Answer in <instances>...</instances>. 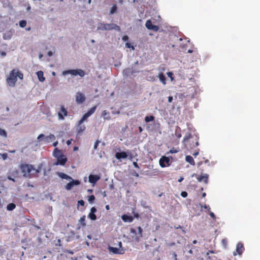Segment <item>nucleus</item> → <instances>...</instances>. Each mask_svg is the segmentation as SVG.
I'll use <instances>...</instances> for the list:
<instances>
[{
    "instance_id": "f257e3e1",
    "label": "nucleus",
    "mask_w": 260,
    "mask_h": 260,
    "mask_svg": "<svg viewBox=\"0 0 260 260\" xmlns=\"http://www.w3.org/2000/svg\"><path fill=\"white\" fill-rule=\"evenodd\" d=\"M18 77L20 79L22 80L23 74L18 70L15 69L12 70L10 72L9 76L6 79L8 85L10 87H15Z\"/></svg>"
},
{
    "instance_id": "f03ea898",
    "label": "nucleus",
    "mask_w": 260,
    "mask_h": 260,
    "mask_svg": "<svg viewBox=\"0 0 260 260\" xmlns=\"http://www.w3.org/2000/svg\"><path fill=\"white\" fill-rule=\"evenodd\" d=\"M20 169L23 176L26 177H30L34 175L37 174L39 172L33 166L28 164H22Z\"/></svg>"
},
{
    "instance_id": "7ed1b4c3",
    "label": "nucleus",
    "mask_w": 260,
    "mask_h": 260,
    "mask_svg": "<svg viewBox=\"0 0 260 260\" xmlns=\"http://www.w3.org/2000/svg\"><path fill=\"white\" fill-rule=\"evenodd\" d=\"M97 29L101 30H110L115 29L116 30L120 31V28L118 25L114 23L108 24L101 23L99 24Z\"/></svg>"
},
{
    "instance_id": "20e7f679",
    "label": "nucleus",
    "mask_w": 260,
    "mask_h": 260,
    "mask_svg": "<svg viewBox=\"0 0 260 260\" xmlns=\"http://www.w3.org/2000/svg\"><path fill=\"white\" fill-rule=\"evenodd\" d=\"M138 232L137 233L136 230L134 228H131L130 230V233L132 234L131 235L132 239L137 242H138L140 239L142 237L143 233V230L141 227L138 226Z\"/></svg>"
},
{
    "instance_id": "39448f33",
    "label": "nucleus",
    "mask_w": 260,
    "mask_h": 260,
    "mask_svg": "<svg viewBox=\"0 0 260 260\" xmlns=\"http://www.w3.org/2000/svg\"><path fill=\"white\" fill-rule=\"evenodd\" d=\"M69 74L74 76L79 75L82 77L84 76L85 74V72L81 69L69 70L63 71L62 73L63 75H66Z\"/></svg>"
},
{
    "instance_id": "423d86ee",
    "label": "nucleus",
    "mask_w": 260,
    "mask_h": 260,
    "mask_svg": "<svg viewBox=\"0 0 260 260\" xmlns=\"http://www.w3.org/2000/svg\"><path fill=\"white\" fill-rule=\"evenodd\" d=\"M119 247H109V250L110 252H112L113 254H123L125 253V249L122 247V242L119 241L118 242Z\"/></svg>"
},
{
    "instance_id": "0eeeda50",
    "label": "nucleus",
    "mask_w": 260,
    "mask_h": 260,
    "mask_svg": "<svg viewBox=\"0 0 260 260\" xmlns=\"http://www.w3.org/2000/svg\"><path fill=\"white\" fill-rule=\"evenodd\" d=\"M44 138L43 140L46 143H49L50 142L54 141L55 140V137L53 134H50V135L45 137L44 134H40L38 136L37 139L39 141H41V138Z\"/></svg>"
},
{
    "instance_id": "6e6552de",
    "label": "nucleus",
    "mask_w": 260,
    "mask_h": 260,
    "mask_svg": "<svg viewBox=\"0 0 260 260\" xmlns=\"http://www.w3.org/2000/svg\"><path fill=\"white\" fill-rule=\"evenodd\" d=\"M96 106H94V107L90 108L87 112L84 114L81 119L79 121L80 123H83V122L85 121L88 117L91 115L96 110Z\"/></svg>"
},
{
    "instance_id": "1a4fd4ad",
    "label": "nucleus",
    "mask_w": 260,
    "mask_h": 260,
    "mask_svg": "<svg viewBox=\"0 0 260 260\" xmlns=\"http://www.w3.org/2000/svg\"><path fill=\"white\" fill-rule=\"evenodd\" d=\"M96 106H94V107L90 108L87 112L84 114L81 119L79 121L80 123H83V122L85 121L88 117L91 115L96 110Z\"/></svg>"
},
{
    "instance_id": "9d476101",
    "label": "nucleus",
    "mask_w": 260,
    "mask_h": 260,
    "mask_svg": "<svg viewBox=\"0 0 260 260\" xmlns=\"http://www.w3.org/2000/svg\"><path fill=\"white\" fill-rule=\"evenodd\" d=\"M96 106H94V107L90 108L87 112L84 114L81 119L79 121L80 123H83V122L85 121L88 117L91 115L96 110Z\"/></svg>"
},
{
    "instance_id": "9b49d317",
    "label": "nucleus",
    "mask_w": 260,
    "mask_h": 260,
    "mask_svg": "<svg viewBox=\"0 0 260 260\" xmlns=\"http://www.w3.org/2000/svg\"><path fill=\"white\" fill-rule=\"evenodd\" d=\"M96 106H94V107L90 108L87 112L84 114L81 119L79 121L80 123H83V122L85 121L88 117L91 115L96 110Z\"/></svg>"
},
{
    "instance_id": "f8f14e48",
    "label": "nucleus",
    "mask_w": 260,
    "mask_h": 260,
    "mask_svg": "<svg viewBox=\"0 0 260 260\" xmlns=\"http://www.w3.org/2000/svg\"><path fill=\"white\" fill-rule=\"evenodd\" d=\"M96 106H94V107L90 108L87 112L84 114L81 119L79 121L80 123H83V122L85 121L88 117L91 115L96 110Z\"/></svg>"
},
{
    "instance_id": "ddd939ff",
    "label": "nucleus",
    "mask_w": 260,
    "mask_h": 260,
    "mask_svg": "<svg viewBox=\"0 0 260 260\" xmlns=\"http://www.w3.org/2000/svg\"><path fill=\"white\" fill-rule=\"evenodd\" d=\"M96 106H94V107L90 108L87 112L84 114L81 119L79 121L80 123H83V122L85 121L88 117L91 115L96 110Z\"/></svg>"
},
{
    "instance_id": "4468645a",
    "label": "nucleus",
    "mask_w": 260,
    "mask_h": 260,
    "mask_svg": "<svg viewBox=\"0 0 260 260\" xmlns=\"http://www.w3.org/2000/svg\"><path fill=\"white\" fill-rule=\"evenodd\" d=\"M96 106H94V107L90 108L87 112L84 114L81 119L79 121L80 123H83V122L85 121L88 117L91 115L96 110Z\"/></svg>"
},
{
    "instance_id": "2eb2a0df",
    "label": "nucleus",
    "mask_w": 260,
    "mask_h": 260,
    "mask_svg": "<svg viewBox=\"0 0 260 260\" xmlns=\"http://www.w3.org/2000/svg\"><path fill=\"white\" fill-rule=\"evenodd\" d=\"M96 106H94V107L90 108L87 112L84 114L81 119L79 121L80 123H83V122L85 121L88 117L91 115L96 110Z\"/></svg>"
},
{
    "instance_id": "dca6fc26",
    "label": "nucleus",
    "mask_w": 260,
    "mask_h": 260,
    "mask_svg": "<svg viewBox=\"0 0 260 260\" xmlns=\"http://www.w3.org/2000/svg\"><path fill=\"white\" fill-rule=\"evenodd\" d=\"M68 114V111L63 105L60 106V111L58 113V118L60 120H63L64 117Z\"/></svg>"
},
{
    "instance_id": "f3484780",
    "label": "nucleus",
    "mask_w": 260,
    "mask_h": 260,
    "mask_svg": "<svg viewBox=\"0 0 260 260\" xmlns=\"http://www.w3.org/2000/svg\"><path fill=\"white\" fill-rule=\"evenodd\" d=\"M170 160L168 157L163 156L159 159V165L162 168H165L167 166H169L170 165Z\"/></svg>"
},
{
    "instance_id": "a211bd4d",
    "label": "nucleus",
    "mask_w": 260,
    "mask_h": 260,
    "mask_svg": "<svg viewBox=\"0 0 260 260\" xmlns=\"http://www.w3.org/2000/svg\"><path fill=\"white\" fill-rule=\"evenodd\" d=\"M145 26L148 29L152 30L154 31H157L159 29V27L157 25L152 24L150 20H147Z\"/></svg>"
},
{
    "instance_id": "6ab92c4d",
    "label": "nucleus",
    "mask_w": 260,
    "mask_h": 260,
    "mask_svg": "<svg viewBox=\"0 0 260 260\" xmlns=\"http://www.w3.org/2000/svg\"><path fill=\"white\" fill-rule=\"evenodd\" d=\"M244 250L243 244L242 243H238L237 244L236 251L233 252V255H236L237 254L241 255Z\"/></svg>"
},
{
    "instance_id": "aec40b11",
    "label": "nucleus",
    "mask_w": 260,
    "mask_h": 260,
    "mask_svg": "<svg viewBox=\"0 0 260 260\" xmlns=\"http://www.w3.org/2000/svg\"><path fill=\"white\" fill-rule=\"evenodd\" d=\"M84 95L80 92H77L76 95V101L79 104H82L85 101Z\"/></svg>"
},
{
    "instance_id": "412c9836",
    "label": "nucleus",
    "mask_w": 260,
    "mask_h": 260,
    "mask_svg": "<svg viewBox=\"0 0 260 260\" xmlns=\"http://www.w3.org/2000/svg\"><path fill=\"white\" fill-rule=\"evenodd\" d=\"M80 182L78 180H74L73 179L72 181L68 183L66 185V188L67 190H71L74 185H79Z\"/></svg>"
},
{
    "instance_id": "4be33fe9",
    "label": "nucleus",
    "mask_w": 260,
    "mask_h": 260,
    "mask_svg": "<svg viewBox=\"0 0 260 260\" xmlns=\"http://www.w3.org/2000/svg\"><path fill=\"white\" fill-rule=\"evenodd\" d=\"M57 160L55 164L56 165H61L63 166L67 161V158L64 155H62L58 158H57Z\"/></svg>"
},
{
    "instance_id": "5701e85b",
    "label": "nucleus",
    "mask_w": 260,
    "mask_h": 260,
    "mask_svg": "<svg viewBox=\"0 0 260 260\" xmlns=\"http://www.w3.org/2000/svg\"><path fill=\"white\" fill-rule=\"evenodd\" d=\"M195 176H197V179L198 180V181H199V182L203 181L206 184L208 183V178H209V175L208 174H205V175H202V176L196 175Z\"/></svg>"
},
{
    "instance_id": "b1692460",
    "label": "nucleus",
    "mask_w": 260,
    "mask_h": 260,
    "mask_svg": "<svg viewBox=\"0 0 260 260\" xmlns=\"http://www.w3.org/2000/svg\"><path fill=\"white\" fill-rule=\"evenodd\" d=\"M96 212V209L95 207H92L90 209V212L88 215V217L92 220H95L96 219V216L95 213Z\"/></svg>"
},
{
    "instance_id": "393cba45",
    "label": "nucleus",
    "mask_w": 260,
    "mask_h": 260,
    "mask_svg": "<svg viewBox=\"0 0 260 260\" xmlns=\"http://www.w3.org/2000/svg\"><path fill=\"white\" fill-rule=\"evenodd\" d=\"M100 179V177L96 175H90L89 176V181L91 183H95Z\"/></svg>"
},
{
    "instance_id": "a878e982",
    "label": "nucleus",
    "mask_w": 260,
    "mask_h": 260,
    "mask_svg": "<svg viewBox=\"0 0 260 260\" xmlns=\"http://www.w3.org/2000/svg\"><path fill=\"white\" fill-rule=\"evenodd\" d=\"M86 129V126L82 124V123H80V121L78 122V124L77 127V133L78 134H79L83 132H84Z\"/></svg>"
},
{
    "instance_id": "bb28decb",
    "label": "nucleus",
    "mask_w": 260,
    "mask_h": 260,
    "mask_svg": "<svg viewBox=\"0 0 260 260\" xmlns=\"http://www.w3.org/2000/svg\"><path fill=\"white\" fill-rule=\"evenodd\" d=\"M121 218L124 222H131L134 220V217L132 216L124 214L121 216Z\"/></svg>"
},
{
    "instance_id": "cd10ccee",
    "label": "nucleus",
    "mask_w": 260,
    "mask_h": 260,
    "mask_svg": "<svg viewBox=\"0 0 260 260\" xmlns=\"http://www.w3.org/2000/svg\"><path fill=\"white\" fill-rule=\"evenodd\" d=\"M115 157L117 159H120L126 158L127 157V155L125 152H117L115 154Z\"/></svg>"
},
{
    "instance_id": "c85d7f7f",
    "label": "nucleus",
    "mask_w": 260,
    "mask_h": 260,
    "mask_svg": "<svg viewBox=\"0 0 260 260\" xmlns=\"http://www.w3.org/2000/svg\"><path fill=\"white\" fill-rule=\"evenodd\" d=\"M102 116L104 118L105 120H109L111 119L110 113L107 110L103 111L102 113Z\"/></svg>"
},
{
    "instance_id": "c756f323",
    "label": "nucleus",
    "mask_w": 260,
    "mask_h": 260,
    "mask_svg": "<svg viewBox=\"0 0 260 260\" xmlns=\"http://www.w3.org/2000/svg\"><path fill=\"white\" fill-rule=\"evenodd\" d=\"M13 35V31L12 30H9L6 31L3 35V39L4 40H10Z\"/></svg>"
},
{
    "instance_id": "7c9ffc66",
    "label": "nucleus",
    "mask_w": 260,
    "mask_h": 260,
    "mask_svg": "<svg viewBox=\"0 0 260 260\" xmlns=\"http://www.w3.org/2000/svg\"><path fill=\"white\" fill-rule=\"evenodd\" d=\"M39 80L41 82H44L45 80V78L44 77L43 72L39 71L36 73Z\"/></svg>"
},
{
    "instance_id": "2f4dec72",
    "label": "nucleus",
    "mask_w": 260,
    "mask_h": 260,
    "mask_svg": "<svg viewBox=\"0 0 260 260\" xmlns=\"http://www.w3.org/2000/svg\"><path fill=\"white\" fill-rule=\"evenodd\" d=\"M53 155L55 157L58 158V157L63 155V154H62L61 150H59L57 148H55L53 151Z\"/></svg>"
},
{
    "instance_id": "473e14b6",
    "label": "nucleus",
    "mask_w": 260,
    "mask_h": 260,
    "mask_svg": "<svg viewBox=\"0 0 260 260\" xmlns=\"http://www.w3.org/2000/svg\"><path fill=\"white\" fill-rule=\"evenodd\" d=\"M58 176L62 179H64L67 180H72V178L70 176L61 172L57 173Z\"/></svg>"
},
{
    "instance_id": "72a5a7b5",
    "label": "nucleus",
    "mask_w": 260,
    "mask_h": 260,
    "mask_svg": "<svg viewBox=\"0 0 260 260\" xmlns=\"http://www.w3.org/2000/svg\"><path fill=\"white\" fill-rule=\"evenodd\" d=\"M192 138V135L190 134H188L187 135H186L183 140V143L184 145L186 147V143L188 142L189 140Z\"/></svg>"
},
{
    "instance_id": "f704fd0d",
    "label": "nucleus",
    "mask_w": 260,
    "mask_h": 260,
    "mask_svg": "<svg viewBox=\"0 0 260 260\" xmlns=\"http://www.w3.org/2000/svg\"><path fill=\"white\" fill-rule=\"evenodd\" d=\"M185 160L187 162H189L191 165L194 166L195 165L194 161L191 156L187 155L185 157Z\"/></svg>"
},
{
    "instance_id": "c9c22d12",
    "label": "nucleus",
    "mask_w": 260,
    "mask_h": 260,
    "mask_svg": "<svg viewBox=\"0 0 260 260\" xmlns=\"http://www.w3.org/2000/svg\"><path fill=\"white\" fill-rule=\"evenodd\" d=\"M158 78L159 79V80L164 84H166V78L164 74L162 73H160L159 74Z\"/></svg>"
},
{
    "instance_id": "e433bc0d",
    "label": "nucleus",
    "mask_w": 260,
    "mask_h": 260,
    "mask_svg": "<svg viewBox=\"0 0 260 260\" xmlns=\"http://www.w3.org/2000/svg\"><path fill=\"white\" fill-rule=\"evenodd\" d=\"M16 208V205L14 203H10L7 206V209L8 211H12Z\"/></svg>"
},
{
    "instance_id": "4c0bfd02",
    "label": "nucleus",
    "mask_w": 260,
    "mask_h": 260,
    "mask_svg": "<svg viewBox=\"0 0 260 260\" xmlns=\"http://www.w3.org/2000/svg\"><path fill=\"white\" fill-rule=\"evenodd\" d=\"M85 218V216L83 215L80 218L79 220V222L82 226H85L86 225Z\"/></svg>"
},
{
    "instance_id": "58836bf2",
    "label": "nucleus",
    "mask_w": 260,
    "mask_h": 260,
    "mask_svg": "<svg viewBox=\"0 0 260 260\" xmlns=\"http://www.w3.org/2000/svg\"><path fill=\"white\" fill-rule=\"evenodd\" d=\"M154 120V117L153 116H147L145 118V121L146 122H149L150 121H153Z\"/></svg>"
},
{
    "instance_id": "ea45409f",
    "label": "nucleus",
    "mask_w": 260,
    "mask_h": 260,
    "mask_svg": "<svg viewBox=\"0 0 260 260\" xmlns=\"http://www.w3.org/2000/svg\"><path fill=\"white\" fill-rule=\"evenodd\" d=\"M117 7L116 5L114 4L110 10V14H113L117 12Z\"/></svg>"
},
{
    "instance_id": "a19ab883",
    "label": "nucleus",
    "mask_w": 260,
    "mask_h": 260,
    "mask_svg": "<svg viewBox=\"0 0 260 260\" xmlns=\"http://www.w3.org/2000/svg\"><path fill=\"white\" fill-rule=\"evenodd\" d=\"M95 200V197L94 195H90L88 196V201L90 203H92Z\"/></svg>"
},
{
    "instance_id": "79ce46f5",
    "label": "nucleus",
    "mask_w": 260,
    "mask_h": 260,
    "mask_svg": "<svg viewBox=\"0 0 260 260\" xmlns=\"http://www.w3.org/2000/svg\"><path fill=\"white\" fill-rule=\"evenodd\" d=\"M26 25V21L25 20H21L20 22H19V26L21 27H24Z\"/></svg>"
},
{
    "instance_id": "37998d69",
    "label": "nucleus",
    "mask_w": 260,
    "mask_h": 260,
    "mask_svg": "<svg viewBox=\"0 0 260 260\" xmlns=\"http://www.w3.org/2000/svg\"><path fill=\"white\" fill-rule=\"evenodd\" d=\"M0 135L6 137L7 133L4 129L0 128Z\"/></svg>"
},
{
    "instance_id": "c03bdc74",
    "label": "nucleus",
    "mask_w": 260,
    "mask_h": 260,
    "mask_svg": "<svg viewBox=\"0 0 260 260\" xmlns=\"http://www.w3.org/2000/svg\"><path fill=\"white\" fill-rule=\"evenodd\" d=\"M100 142L99 140H96L94 144V146H93V148H94V150L97 149L98 146H99V144Z\"/></svg>"
},
{
    "instance_id": "a18cd8bd",
    "label": "nucleus",
    "mask_w": 260,
    "mask_h": 260,
    "mask_svg": "<svg viewBox=\"0 0 260 260\" xmlns=\"http://www.w3.org/2000/svg\"><path fill=\"white\" fill-rule=\"evenodd\" d=\"M125 46L128 48H132L133 50L134 49V47L128 42L126 43Z\"/></svg>"
},
{
    "instance_id": "49530a36",
    "label": "nucleus",
    "mask_w": 260,
    "mask_h": 260,
    "mask_svg": "<svg viewBox=\"0 0 260 260\" xmlns=\"http://www.w3.org/2000/svg\"><path fill=\"white\" fill-rule=\"evenodd\" d=\"M187 192H186V191H182L181 192V196L183 197V198H186L187 197Z\"/></svg>"
},
{
    "instance_id": "de8ad7c7",
    "label": "nucleus",
    "mask_w": 260,
    "mask_h": 260,
    "mask_svg": "<svg viewBox=\"0 0 260 260\" xmlns=\"http://www.w3.org/2000/svg\"><path fill=\"white\" fill-rule=\"evenodd\" d=\"M78 205H81V206H83L84 205L85 203H84V201L83 200H80V201H79L78 202Z\"/></svg>"
},
{
    "instance_id": "09e8293b",
    "label": "nucleus",
    "mask_w": 260,
    "mask_h": 260,
    "mask_svg": "<svg viewBox=\"0 0 260 260\" xmlns=\"http://www.w3.org/2000/svg\"><path fill=\"white\" fill-rule=\"evenodd\" d=\"M202 208H204V209H208V211H210V208L208 205H201Z\"/></svg>"
},
{
    "instance_id": "8fccbe9b",
    "label": "nucleus",
    "mask_w": 260,
    "mask_h": 260,
    "mask_svg": "<svg viewBox=\"0 0 260 260\" xmlns=\"http://www.w3.org/2000/svg\"><path fill=\"white\" fill-rule=\"evenodd\" d=\"M2 157L3 159V160H5L8 157V155L7 153H3L2 154Z\"/></svg>"
},
{
    "instance_id": "3c124183",
    "label": "nucleus",
    "mask_w": 260,
    "mask_h": 260,
    "mask_svg": "<svg viewBox=\"0 0 260 260\" xmlns=\"http://www.w3.org/2000/svg\"><path fill=\"white\" fill-rule=\"evenodd\" d=\"M209 215L212 217L213 218V219H215V214H214V213L212 212H209Z\"/></svg>"
},
{
    "instance_id": "603ef678",
    "label": "nucleus",
    "mask_w": 260,
    "mask_h": 260,
    "mask_svg": "<svg viewBox=\"0 0 260 260\" xmlns=\"http://www.w3.org/2000/svg\"><path fill=\"white\" fill-rule=\"evenodd\" d=\"M128 36H123L122 37V40L124 41H128Z\"/></svg>"
},
{
    "instance_id": "864d4df0",
    "label": "nucleus",
    "mask_w": 260,
    "mask_h": 260,
    "mask_svg": "<svg viewBox=\"0 0 260 260\" xmlns=\"http://www.w3.org/2000/svg\"><path fill=\"white\" fill-rule=\"evenodd\" d=\"M0 55L2 56V57H5L6 55V53L4 51H1L0 50Z\"/></svg>"
},
{
    "instance_id": "5fc2aeb1",
    "label": "nucleus",
    "mask_w": 260,
    "mask_h": 260,
    "mask_svg": "<svg viewBox=\"0 0 260 260\" xmlns=\"http://www.w3.org/2000/svg\"><path fill=\"white\" fill-rule=\"evenodd\" d=\"M133 164L135 168H137V169H140V168H139V166H138V164H137L136 162H135V161H134V162H133Z\"/></svg>"
},
{
    "instance_id": "6e6d98bb",
    "label": "nucleus",
    "mask_w": 260,
    "mask_h": 260,
    "mask_svg": "<svg viewBox=\"0 0 260 260\" xmlns=\"http://www.w3.org/2000/svg\"><path fill=\"white\" fill-rule=\"evenodd\" d=\"M177 152H178V151L174 149H171L170 150V152L171 153H177Z\"/></svg>"
},
{
    "instance_id": "4d7b16f0",
    "label": "nucleus",
    "mask_w": 260,
    "mask_h": 260,
    "mask_svg": "<svg viewBox=\"0 0 260 260\" xmlns=\"http://www.w3.org/2000/svg\"><path fill=\"white\" fill-rule=\"evenodd\" d=\"M173 101V97L171 96H170L168 97V102L169 103H171Z\"/></svg>"
},
{
    "instance_id": "13d9d810",
    "label": "nucleus",
    "mask_w": 260,
    "mask_h": 260,
    "mask_svg": "<svg viewBox=\"0 0 260 260\" xmlns=\"http://www.w3.org/2000/svg\"><path fill=\"white\" fill-rule=\"evenodd\" d=\"M132 175L134 176H136V177H138L139 176V174L138 173H137L136 172H133L132 173Z\"/></svg>"
},
{
    "instance_id": "bf43d9fd",
    "label": "nucleus",
    "mask_w": 260,
    "mask_h": 260,
    "mask_svg": "<svg viewBox=\"0 0 260 260\" xmlns=\"http://www.w3.org/2000/svg\"><path fill=\"white\" fill-rule=\"evenodd\" d=\"M139 215L138 213H134V218L135 217V218H139Z\"/></svg>"
},
{
    "instance_id": "052dcab7",
    "label": "nucleus",
    "mask_w": 260,
    "mask_h": 260,
    "mask_svg": "<svg viewBox=\"0 0 260 260\" xmlns=\"http://www.w3.org/2000/svg\"><path fill=\"white\" fill-rule=\"evenodd\" d=\"M198 154H199V151H197V152H194L193 153H192V155L193 156H195L198 155Z\"/></svg>"
},
{
    "instance_id": "680f3d73",
    "label": "nucleus",
    "mask_w": 260,
    "mask_h": 260,
    "mask_svg": "<svg viewBox=\"0 0 260 260\" xmlns=\"http://www.w3.org/2000/svg\"><path fill=\"white\" fill-rule=\"evenodd\" d=\"M213 253V251L212 250L209 251L208 252H207L206 255H208L210 254V253Z\"/></svg>"
},
{
    "instance_id": "e2e57ef3",
    "label": "nucleus",
    "mask_w": 260,
    "mask_h": 260,
    "mask_svg": "<svg viewBox=\"0 0 260 260\" xmlns=\"http://www.w3.org/2000/svg\"><path fill=\"white\" fill-rule=\"evenodd\" d=\"M213 253V251L212 250L209 251L208 252H207L206 255H208L210 254V253Z\"/></svg>"
},
{
    "instance_id": "0e129e2a",
    "label": "nucleus",
    "mask_w": 260,
    "mask_h": 260,
    "mask_svg": "<svg viewBox=\"0 0 260 260\" xmlns=\"http://www.w3.org/2000/svg\"><path fill=\"white\" fill-rule=\"evenodd\" d=\"M213 253V251L212 250L209 251L208 252H207L206 255H208L210 254V253Z\"/></svg>"
},
{
    "instance_id": "69168bd1",
    "label": "nucleus",
    "mask_w": 260,
    "mask_h": 260,
    "mask_svg": "<svg viewBox=\"0 0 260 260\" xmlns=\"http://www.w3.org/2000/svg\"><path fill=\"white\" fill-rule=\"evenodd\" d=\"M173 255V256L174 257V259L175 258H177V254L175 252H174Z\"/></svg>"
},
{
    "instance_id": "338daca9",
    "label": "nucleus",
    "mask_w": 260,
    "mask_h": 260,
    "mask_svg": "<svg viewBox=\"0 0 260 260\" xmlns=\"http://www.w3.org/2000/svg\"><path fill=\"white\" fill-rule=\"evenodd\" d=\"M58 144V142L57 141H56V142H54L53 144V145L54 146H56Z\"/></svg>"
},
{
    "instance_id": "774afa93",
    "label": "nucleus",
    "mask_w": 260,
    "mask_h": 260,
    "mask_svg": "<svg viewBox=\"0 0 260 260\" xmlns=\"http://www.w3.org/2000/svg\"><path fill=\"white\" fill-rule=\"evenodd\" d=\"M139 131L140 133H141L143 131V128H142V127H141V126L139 127Z\"/></svg>"
}]
</instances>
